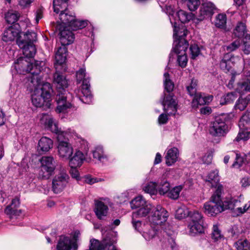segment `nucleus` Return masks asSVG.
<instances>
[{
  "label": "nucleus",
  "mask_w": 250,
  "mask_h": 250,
  "mask_svg": "<svg viewBox=\"0 0 250 250\" xmlns=\"http://www.w3.org/2000/svg\"><path fill=\"white\" fill-rule=\"evenodd\" d=\"M220 180L218 171L216 169L211 171L207 176L206 182L210 184L211 187H215L216 189L219 186H223L219 183Z\"/></svg>",
  "instance_id": "obj_30"
},
{
  "label": "nucleus",
  "mask_w": 250,
  "mask_h": 250,
  "mask_svg": "<svg viewBox=\"0 0 250 250\" xmlns=\"http://www.w3.org/2000/svg\"><path fill=\"white\" fill-rule=\"evenodd\" d=\"M189 211L185 206H181L176 210L175 217L178 219H181L188 216Z\"/></svg>",
  "instance_id": "obj_44"
},
{
  "label": "nucleus",
  "mask_w": 250,
  "mask_h": 250,
  "mask_svg": "<svg viewBox=\"0 0 250 250\" xmlns=\"http://www.w3.org/2000/svg\"><path fill=\"white\" fill-rule=\"evenodd\" d=\"M249 102L248 96L246 99L239 98L236 102L235 107L240 111L244 110L246 107Z\"/></svg>",
  "instance_id": "obj_52"
},
{
  "label": "nucleus",
  "mask_w": 250,
  "mask_h": 250,
  "mask_svg": "<svg viewBox=\"0 0 250 250\" xmlns=\"http://www.w3.org/2000/svg\"><path fill=\"white\" fill-rule=\"evenodd\" d=\"M70 174L72 178L78 180L79 178V173L76 167H70Z\"/></svg>",
  "instance_id": "obj_64"
},
{
  "label": "nucleus",
  "mask_w": 250,
  "mask_h": 250,
  "mask_svg": "<svg viewBox=\"0 0 250 250\" xmlns=\"http://www.w3.org/2000/svg\"><path fill=\"white\" fill-rule=\"evenodd\" d=\"M235 212L237 215H240L245 213L250 207V202H248L245 205L242 207H236Z\"/></svg>",
  "instance_id": "obj_60"
},
{
  "label": "nucleus",
  "mask_w": 250,
  "mask_h": 250,
  "mask_svg": "<svg viewBox=\"0 0 250 250\" xmlns=\"http://www.w3.org/2000/svg\"><path fill=\"white\" fill-rule=\"evenodd\" d=\"M146 203V201L142 196H138L134 198L130 202L131 208L132 209L140 208L145 206Z\"/></svg>",
  "instance_id": "obj_37"
},
{
  "label": "nucleus",
  "mask_w": 250,
  "mask_h": 250,
  "mask_svg": "<svg viewBox=\"0 0 250 250\" xmlns=\"http://www.w3.org/2000/svg\"><path fill=\"white\" fill-rule=\"evenodd\" d=\"M169 189L170 185L167 181L161 182L159 185H157V189L160 194H165L169 190Z\"/></svg>",
  "instance_id": "obj_55"
},
{
  "label": "nucleus",
  "mask_w": 250,
  "mask_h": 250,
  "mask_svg": "<svg viewBox=\"0 0 250 250\" xmlns=\"http://www.w3.org/2000/svg\"><path fill=\"white\" fill-rule=\"evenodd\" d=\"M234 245L237 250H250V243L246 239L239 240Z\"/></svg>",
  "instance_id": "obj_46"
},
{
  "label": "nucleus",
  "mask_w": 250,
  "mask_h": 250,
  "mask_svg": "<svg viewBox=\"0 0 250 250\" xmlns=\"http://www.w3.org/2000/svg\"><path fill=\"white\" fill-rule=\"evenodd\" d=\"M77 237L75 234L74 239L71 240L68 237L61 236L57 245V250H70L71 248L76 250L78 248Z\"/></svg>",
  "instance_id": "obj_16"
},
{
  "label": "nucleus",
  "mask_w": 250,
  "mask_h": 250,
  "mask_svg": "<svg viewBox=\"0 0 250 250\" xmlns=\"http://www.w3.org/2000/svg\"><path fill=\"white\" fill-rule=\"evenodd\" d=\"M226 16L225 14H218L215 19V25L219 28H224L226 24Z\"/></svg>",
  "instance_id": "obj_48"
},
{
  "label": "nucleus",
  "mask_w": 250,
  "mask_h": 250,
  "mask_svg": "<svg viewBox=\"0 0 250 250\" xmlns=\"http://www.w3.org/2000/svg\"><path fill=\"white\" fill-rule=\"evenodd\" d=\"M54 83L58 92L56 98L58 104L56 110L59 113L63 112L70 108L71 104L66 101L67 96L65 88L68 86L67 81L65 76L59 72V69L56 70L54 74Z\"/></svg>",
  "instance_id": "obj_3"
},
{
  "label": "nucleus",
  "mask_w": 250,
  "mask_h": 250,
  "mask_svg": "<svg viewBox=\"0 0 250 250\" xmlns=\"http://www.w3.org/2000/svg\"><path fill=\"white\" fill-rule=\"evenodd\" d=\"M175 15L182 23L187 22L192 20L193 17V14L192 13H188L182 10L178 11L176 13Z\"/></svg>",
  "instance_id": "obj_36"
},
{
  "label": "nucleus",
  "mask_w": 250,
  "mask_h": 250,
  "mask_svg": "<svg viewBox=\"0 0 250 250\" xmlns=\"http://www.w3.org/2000/svg\"><path fill=\"white\" fill-rule=\"evenodd\" d=\"M182 188L183 187L182 186L174 187L168 192V197L173 199H177L179 197L180 193Z\"/></svg>",
  "instance_id": "obj_51"
},
{
  "label": "nucleus",
  "mask_w": 250,
  "mask_h": 250,
  "mask_svg": "<svg viewBox=\"0 0 250 250\" xmlns=\"http://www.w3.org/2000/svg\"><path fill=\"white\" fill-rule=\"evenodd\" d=\"M203 222H189L188 228L189 232L193 234L201 233L204 231Z\"/></svg>",
  "instance_id": "obj_34"
},
{
  "label": "nucleus",
  "mask_w": 250,
  "mask_h": 250,
  "mask_svg": "<svg viewBox=\"0 0 250 250\" xmlns=\"http://www.w3.org/2000/svg\"><path fill=\"white\" fill-rule=\"evenodd\" d=\"M42 79L39 83H33L35 88L32 95V103L36 107L42 106L44 109L50 108L51 93L53 91L50 83H42Z\"/></svg>",
  "instance_id": "obj_2"
},
{
  "label": "nucleus",
  "mask_w": 250,
  "mask_h": 250,
  "mask_svg": "<svg viewBox=\"0 0 250 250\" xmlns=\"http://www.w3.org/2000/svg\"><path fill=\"white\" fill-rule=\"evenodd\" d=\"M168 216L167 211L161 205L153 206L151 214L149 215V222L154 225H161L165 223Z\"/></svg>",
  "instance_id": "obj_11"
},
{
  "label": "nucleus",
  "mask_w": 250,
  "mask_h": 250,
  "mask_svg": "<svg viewBox=\"0 0 250 250\" xmlns=\"http://www.w3.org/2000/svg\"><path fill=\"white\" fill-rule=\"evenodd\" d=\"M158 227H153L150 225H144V228L142 231V236L146 241H150L158 235Z\"/></svg>",
  "instance_id": "obj_23"
},
{
  "label": "nucleus",
  "mask_w": 250,
  "mask_h": 250,
  "mask_svg": "<svg viewBox=\"0 0 250 250\" xmlns=\"http://www.w3.org/2000/svg\"><path fill=\"white\" fill-rule=\"evenodd\" d=\"M164 83L165 89L168 94H164V97L161 101L164 111L168 115H175L177 109V103L173 98V95L170 93L174 88V83L169 78L167 72L164 74Z\"/></svg>",
  "instance_id": "obj_4"
},
{
  "label": "nucleus",
  "mask_w": 250,
  "mask_h": 250,
  "mask_svg": "<svg viewBox=\"0 0 250 250\" xmlns=\"http://www.w3.org/2000/svg\"><path fill=\"white\" fill-rule=\"evenodd\" d=\"M85 155L80 150H77L74 155L69 159L70 167H81L85 159Z\"/></svg>",
  "instance_id": "obj_25"
},
{
  "label": "nucleus",
  "mask_w": 250,
  "mask_h": 250,
  "mask_svg": "<svg viewBox=\"0 0 250 250\" xmlns=\"http://www.w3.org/2000/svg\"><path fill=\"white\" fill-rule=\"evenodd\" d=\"M179 151L176 147H172L167 150L165 158L166 164L170 166L174 164L178 160Z\"/></svg>",
  "instance_id": "obj_26"
},
{
  "label": "nucleus",
  "mask_w": 250,
  "mask_h": 250,
  "mask_svg": "<svg viewBox=\"0 0 250 250\" xmlns=\"http://www.w3.org/2000/svg\"><path fill=\"white\" fill-rule=\"evenodd\" d=\"M211 237L214 241H218L223 237L221 230L217 225H214L213 226Z\"/></svg>",
  "instance_id": "obj_54"
},
{
  "label": "nucleus",
  "mask_w": 250,
  "mask_h": 250,
  "mask_svg": "<svg viewBox=\"0 0 250 250\" xmlns=\"http://www.w3.org/2000/svg\"><path fill=\"white\" fill-rule=\"evenodd\" d=\"M221 203L224 210L228 209H232L235 207L241 206V200L228 196L225 197L223 201L221 200Z\"/></svg>",
  "instance_id": "obj_27"
},
{
  "label": "nucleus",
  "mask_w": 250,
  "mask_h": 250,
  "mask_svg": "<svg viewBox=\"0 0 250 250\" xmlns=\"http://www.w3.org/2000/svg\"><path fill=\"white\" fill-rule=\"evenodd\" d=\"M236 89L238 92L241 94L249 91L250 90V81L248 79H245L237 83Z\"/></svg>",
  "instance_id": "obj_35"
},
{
  "label": "nucleus",
  "mask_w": 250,
  "mask_h": 250,
  "mask_svg": "<svg viewBox=\"0 0 250 250\" xmlns=\"http://www.w3.org/2000/svg\"><path fill=\"white\" fill-rule=\"evenodd\" d=\"M185 2L191 11H195L201 3L200 0H185Z\"/></svg>",
  "instance_id": "obj_50"
},
{
  "label": "nucleus",
  "mask_w": 250,
  "mask_h": 250,
  "mask_svg": "<svg viewBox=\"0 0 250 250\" xmlns=\"http://www.w3.org/2000/svg\"><path fill=\"white\" fill-rule=\"evenodd\" d=\"M239 126L240 130L234 141L239 142L241 140H247L250 137V131L248 129L250 127V119L247 115H243L241 118Z\"/></svg>",
  "instance_id": "obj_13"
},
{
  "label": "nucleus",
  "mask_w": 250,
  "mask_h": 250,
  "mask_svg": "<svg viewBox=\"0 0 250 250\" xmlns=\"http://www.w3.org/2000/svg\"><path fill=\"white\" fill-rule=\"evenodd\" d=\"M223 191V187L219 186L212 195L210 200L204 204L205 213L209 216H215L224 211L221 198Z\"/></svg>",
  "instance_id": "obj_5"
},
{
  "label": "nucleus",
  "mask_w": 250,
  "mask_h": 250,
  "mask_svg": "<svg viewBox=\"0 0 250 250\" xmlns=\"http://www.w3.org/2000/svg\"><path fill=\"white\" fill-rule=\"evenodd\" d=\"M214 9L215 6L212 3L210 2L203 3L197 15L196 19L199 21H202L209 18L213 15Z\"/></svg>",
  "instance_id": "obj_17"
},
{
  "label": "nucleus",
  "mask_w": 250,
  "mask_h": 250,
  "mask_svg": "<svg viewBox=\"0 0 250 250\" xmlns=\"http://www.w3.org/2000/svg\"><path fill=\"white\" fill-rule=\"evenodd\" d=\"M41 169L39 173L40 177L47 179L54 172L56 168V162L52 156H43L40 159Z\"/></svg>",
  "instance_id": "obj_10"
},
{
  "label": "nucleus",
  "mask_w": 250,
  "mask_h": 250,
  "mask_svg": "<svg viewBox=\"0 0 250 250\" xmlns=\"http://www.w3.org/2000/svg\"><path fill=\"white\" fill-rule=\"evenodd\" d=\"M182 48L179 47V52H177L175 51L174 50L173 51L177 54L178 57H177V62L178 63V64L179 66H180L181 67H185L187 65V62H188V59L187 57V56L185 53V51L186 50L184 51H181Z\"/></svg>",
  "instance_id": "obj_39"
},
{
  "label": "nucleus",
  "mask_w": 250,
  "mask_h": 250,
  "mask_svg": "<svg viewBox=\"0 0 250 250\" xmlns=\"http://www.w3.org/2000/svg\"><path fill=\"white\" fill-rule=\"evenodd\" d=\"M20 17V14L16 11L11 10L5 14V18L7 22L10 24L16 22Z\"/></svg>",
  "instance_id": "obj_38"
},
{
  "label": "nucleus",
  "mask_w": 250,
  "mask_h": 250,
  "mask_svg": "<svg viewBox=\"0 0 250 250\" xmlns=\"http://www.w3.org/2000/svg\"><path fill=\"white\" fill-rule=\"evenodd\" d=\"M111 203L108 198L103 199L95 202L94 212L97 218L102 220L107 216L108 211V206H111Z\"/></svg>",
  "instance_id": "obj_14"
},
{
  "label": "nucleus",
  "mask_w": 250,
  "mask_h": 250,
  "mask_svg": "<svg viewBox=\"0 0 250 250\" xmlns=\"http://www.w3.org/2000/svg\"><path fill=\"white\" fill-rule=\"evenodd\" d=\"M243 159L241 156H239L238 154H236V161L233 164L232 167H235V168H239L241 166H242V164H243Z\"/></svg>",
  "instance_id": "obj_63"
},
{
  "label": "nucleus",
  "mask_w": 250,
  "mask_h": 250,
  "mask_svg": "<svg viewBox=\"0 0 250 250\" xmlns=\"http://www.w3.org/2000/svg\"><path fill=\"white\" fill-rule=\"evenodd\" d=\"M189 222H203V216L198 211H190L188 214Z\"/></svg>",
  "instance_id": "obj_47"
},
{
  "label": "nucleus",
  "mask_w": 250,
  "mask_h": 250,
  "mask_svg": "<svg viewBox=\"0 0 250 250\" xmlns=\"http://www.w3.org/2000/svg\"><path fill=\"white\" fill-rule=\"evenodd\" d=\"M190 50L191 52V58L195 59L200 54V49L197 44H192L190 46Z\"/></svg>",
  "instance_id": "obj_57"
},
{
  "label": "nucleus",
  "mask_w": 250,
  "mask_h": 250,
  "mask_svg": "<svg viewBox=\"0 0 250 250\" xmlns=\"http://www.w3.org/2000/svg\"><path fill=\"white\" fill-rule=\"evenodd\" d=\"M69 178L66 170L64 168L61 169L52 181V188L54 192L59 193L62 191L68 184Z\"/></svg>",
  "instance_id": "obj_12"
},
{
  "label": "nucleus",
  "mask_w": 250,
  "mask_h": 250,
  "mask_svg": "<svg viewBox=\"0 0 250 250\" xmlns=\"http://www.w3.org/2000/svg\"><path fill=\"white\" fill-rule=\"evenodd\" d=\"M242 50L244 54L249 55L250 54V35L246 34L243 39Z\"/></svg>",
  "instance_id": "obj_49"
},
{
  "label": "nucleus",
  "mask_w": 250,
  "mask_h": 250,
  "mask_svg": "<svg viewBox=\"0 0 250 250\" xmlns=\"http://www.w3.org/2000/svg\"><path fill=\"white\" fill-rule=\"evenodd\" d=\"M67 0H54L53 4L54 12L58 13L61 9H63V6L65 7Z\"/></svg>",
  "instance_id": "obj_53"
},
{
  "label": "nucleus",
  "mask_w": 250,
  "mask_h": 250,
  "mask_svg": "<svg viewBox=\"0 0 250 250\" xmlns=\"http://www.w3.org/2000/svg\"><path fill=\"white\" fill-rule=\"evenodd\" d=\"M237 97V94L234 92H231L227 94L224 96V100L225 104H229L234 101Z\"/></svg>",
  "instance_id": "obj_59"
},
{
  "label": "nucleus",
  "mask_w": 250,
  "mask_h": 250,
  "mask_svg": "<svg viewBox=\"0 0 250 250\" xmlns=\"http://www.w3.org/2000/svg\"><path fill=\"white\" fill-rule=\"evenodd\" d=\"M153 206L150 204L146 203L145 206L140 208L138 210L132 212V215L134 217H144L146 216L148 213L151 214Z\"/></svg>",
  "instance_id": "obj_31"
},
{
  "label": "nucleus",
  "mask_w": 250,
  "mask_h": 250,
  "mask_svg": "<svg viewBox=\"0 0 250 250\" xmlns=\"http://www.w3.org/2000/svg\"><path fill=\"white\" fill-rule=\"evenodd\" d=\"M246 31L245 24L242 22H238L234 30L233 33L235 36L240 38L245 35Z\"/></svg>",
  "instance_id": "obj_45"
},
{
  "label": "nucleus",
  "mask_w": 250,
  "mask_h": 250,
  "mask_svg": "<svg viewBox=\"0 0 250 250\" xmlns=\"http://www.w3.org/2000/svg\"><path fill=\"white\" fill-rule=\"evenodd\" d=\"M92 154L93 158L101 163H105L108 161V157L104 153L103 147L101 146H96L92 151Z\"/></svg>",
  "instance_id": "obj_33"
},
{
  "label": "nucleus",
  "mask_w": 250,
  "mask_h": 250,
  "mask_svg": "<svg viewBox=\"0 0 250 250\" xmlns=\"http://www.w3.org/2000/svg\"><path fill=\"white\" fill-rule=\"evenodd\" d=\"M19 30L16 26H10L4 31L2 40L5 42L12 41L19 36Z\"/></svg>",
  "instance_id": "obj_28"
},
{
  "label": "nucleus",
  "mask_w": 250,
  "mask_h": 250,
  "mask_svg": "<svg viewBox=\"0 0 250 250\" xmlns=\"http://www.w3.org/2000/svg\"><path fill=\"white\" fill-rule=\"evenodd\" d=\"M240 60L239 57H234L229 53H226L220 62V67L224 70L229 71L232 65Z\"/></svg>",
  "instance_id": "obj_20"
},
{
  "label": "nucleus",
  "mask_w": 250,
  "mask_h": 250,
  "mask_svg": "<svg viewBox=\"0 0 250 250\" xmlns=\"http://www.w3.org/2000/svg\"><path fill=\"white\" fill-rule=\"evenodd\" d=\"M88 21L86 20H78L75 18L69 28L73 30H77L78 29H82L87 26Z\"/></svg>",
  "instance_id": "obj_41"
},
{
  "label": "nucleus",
  "mask_w": 250,
  "mask_h": 250,
  "mask_svg": "<svg viewBox=\"0 0 250 250\" xmlns=\"http://www.w3.org/2000/svg\"><path fill=\"white\" fill-rule=\"evenodd\" d=\"M162 249L164 250H178V246L174 239L170 237L163 243Z\"/></svg>",
  "instance_id": "obj_42"
},
{
  "label": "nucleus",
  "mask_w": 250,
  "mask_h": 250,
  "mask_svg": "<svg viewBox=\"0 0 250 250\" xmlns=\"http://www.w3.org/2000/svg\"><path fill=\"white\" fill-rule=\"evenodd\" d=\"M58 153L60 158L64 160H68L72 156L73 148L72 145L68 142L70 137V132L61 131L58 133Z\"/></svg>",
  "instance_id": "obj_6"
},
{
  "label": "nucleus",
  "mask_w": 250,
  "mask_h": 250,
  "mask_svg": "<svg viewBox=\"0 0 250 250\" xmlns=\"http://www.w3.org/2000/svg\"><path fill=\"white\" fill-rule=\"evenodd\" d=\"M67 48L66 46H61L58 48L55 54V61L54 65L56 70L60 69V67L65 62L66 59Z\"/></svg>",
  "instance_id": "obj_21"
},
{
  "label": "nucleus",
  "mask_w": 250,
  "mask_h": 250,
  "mask_svg": "<svg viewBox=\"0 0 250 250\" xmlns=\"http://www.w3.org/2000/svg\"><path fill=\"white\" fill-rule=\"evenodd\" d=\"M101 181V179L93 177L90 175H86L84 177V182L89 185H92Z\"/></svg>",
  "instance_id": "obj_62"
},
{
  "label": "nucleus",
  "mask_w": 250,
  "mask_h": 250,
  "mask_svg": "<svg viewBox=\"0 0 250 250\" xmlns=\"http://www.w3.org/2000/svg\"><path fill=\"white\" fill-rule=\"evenodd\" d=\"M39 118L40 124L43 125L45 128L50 129L52 132L57 134L62 131L59 128L51 115L42 113L40 115Z\"/></svg>",
  "instance_id": "obj_18"
},
{
  "label": "nucleus",
  "mask_w": 250,
  "mask_h": 250,
  "mask_svg": "<svg viewBox=\"0 0 250 250\" xmlns=\"http://www.w3.org/2000/svg\"><path fill=\"white\" fill-rule=\"evenodd\" d=\"M85 77V68L82 67L76 72V78L79 83L82 80L83 84L81 90L82 96L80 97L81 101L85 104H89L92 101V95L90 90V84L89 81L84 79Z\"/></svg>",
  "instance_id": "obj_8"
},
{
  "label": "nucleus",
  "mask_w": 250,
  "mask_h": 250,
  "mask_svg": "<svg viewBox=\"0 0 250 250\" xmlns=\"http://www.w3.org/2000/svg\"><path fill=\"white\" fill-rule=\"evenodd\" d=\"M19 47L22 49L24 58L27 59L33 58L36 54V49L33 44H27L24 42L17 41Z\"/></svg>",
  "instance_id": "obj_22"
},
{
  "label": "nucleus",
  "mask_w": 250,
  "mask_h": 250,
  "mask_svg": "<svg viewBox=\"0 0 250 250\" xmlns=\"http://www.w3.org/2000/svg\"><path fill=\"white\" fill-rule=\"evenodd\" d=\"M20 205L19 199L18 197L15 198L12 200L11 204L5 209V213L12 216L20 215L21 213V210L18 209Z\"/></svg>",
  "instance_id": "obj_24"
},
{
  "label": "nucleus",
  "mask_w": 250,
  "mask_h": 250,
  "mask_svg": "<svg viewBox=\"0 0 250 250\" xmlns=\"http://www.w3.org/2000/svg\"><path fill=\"white\" fill-rule=\"evenodd\" d=\"M228 116L223 114L216 117L212 126L209 128V133L213 136L223 137L229 131L228 126L226 122Z\"/></svg>",
  "instance_id": "obj_9"
},
{
  "label": "nucleus",
  "mask_w": 250,
  "mask_h": 250,
  "mask_svg": "<svg viewBox=\"0 0 250 250\" xmlns=\"http://www.w3.org/2000/svg\"><path fill=\"white\" fill-rule=\"evenodd\" d=\"M60 20L63 24L67 25V27L68 28L75 20V16L67 9H65L64 11H61L60 14Z\"/></svg>",
  "instance_id": "obj_32"
},
{
  "label": "nucleus",
  "mask_w": 250,
  "mask_h": 250,
  "mask_svg": "<svg viewBox=\"0 0 250 250\" xmlns=\"http://www.w3.org/2000/svg\"><path fill=\"white\" fill-rule=\"evenodd\" d=\"M56 28L60 30V39L62 46L68 45L74 42V35L67 27L62 29L61 25H57Z\"/></svg>",
  "instance_id": "obj_19"
},
{
  "label": "nucleus",
  "mask_w": 250,
  "mask_h": 250,
  "mask_svg": "<svg viewBox=\"0 0 250 250\" xmlns=\"http://www.w3.org/2000/svg\"><path fill=\"white\" fill-rule=\"evenodd\" d=\"M197 82L192 80L190 85L187 87L188 93L190 96L194 95L192 100V105L193 107H197L198 105H204L206 104L204 100V96L201 93H196Z\"/></svg>",
  "instance_id": "obj_15"
},
{
  "label": "nucleus",
  "mask_w": 250,
  "mask_h": 250,
  "mask_svg": "<svg viewBox=\"0 0 250 250\" xmlns=\"http://www.w3.org/2000/svg\"><path fill=\"white\" fill-rule=\"evenodd\" d=\"M44 62L40 61H34L31 62L29 59L21 57L18 59L15 62L14 67L16 71L21 74H25L30 73L32 75L31 77V82L32 83H39V81L42 79L40 75Z\"/></svg>",
  "instance_id": "obj_1"
},
{
  "label": "nucleus",
  "mask_w": 250,
  "mask_h": 250,
  "mask_svg": "<svg viewBox=\"0 0 250 250\" xmlns=\"http://www.w3.org/2000/svg\"><path fill=\"white\" fill-rule=\"evenodd\" d=\"M53 146V141L46 137H42L38 142V150L40 153L48 151Z\"/></svg>",
  "instance_id": "obj_29"
},
{
  "label": "nucleus",
  "mask_w": 250,
  "mask_h": 250,
  "mask_svg": "<svg viewBox=\"0 0 250 250\" xmlns=\"http://www.w3.org/2000/svg\"><path fill=\"white\" fill-rule=\"evenodd\" d=\"M240 41L239 40H236L229 45L226 46V48L228 52H232L237 49L240 46Z\"/></svg>",
  "instance_id": "obj_58"
},
{
  "label": "nucleus",
  "mask_w": 250,
  "mask_h": 250,
  "mask_svg": "<svg viewBox=\"0 0 250 250\" xmlns=\"http://www.w3.org/2000/svg\"><path fill=\"white\" fill-rule=\"evenodd\" d=\"M80 149H81L80 150L83 151V153H84L85 155H87L89 150L88 143L84 140H81L80 141Z\"/></svg>",
  "instance_id": "obj_61"
},
{
  "label": "nucleus",
  "mask_w": 250,
  "mask_h": 250,
  "mask_svg": "<svg viewBox=\"0 0 250 250\" xmlns=\"http://www.w3.org/2000/svg\"><path fill=\"white\" fill-rule=\"evenodd\" d=\"M138 217H133L132 215V224L134 229L142 233L143 228L141 221L138 220Z\"/></svg>",
  "instance_id": "obj_56"
},
{
  "label": "nucleus",
  "mask_w": 250,
  "mask_h": 250,
  "mask_svg": "<svg viewBox=\"0 0 250 250\" xmlns=\"http://www.w3.org/2000/svg\"><path fill=\"white\" fill-rule=\"evenodd\" d=\"M37 40V34L34 32H27L24 34L23 39H19L17 41L24 42L27 44H33V42Z\"/></svg>",
  "instance_id": "obj_40"
},
{
  "label": "nucleus",
  "mask_w": 250,
  "mask_h": 250,
  "mask_svg": "<svg viewBox=\"0 0 250 250\" xmlns=\"http://www.w3.org/2000/svg\"><path fill=\"white\" fill-rule=\"evenodd\" d=\"M176 24L177 23L175 22L173 25L174 38L173 50L178 53L179 52V47L182 48L181 51L187 50L188 47V43L184 38L188 34V31L184 25H182L180 27H177Z\"/></svg>",
  "instance_id": "obj_7"
},
{
  "label": "nucleus",
  "mask_w": 250,
  "mask_h": 250,
  "mask_svg": "<svg viewBox=\"0 0 250 250\" xmlns=\"http://www.w3.org/2000/svg\"><path fill=\"white\" fill-rule=\"evenodd\" d=\"M143 189L146 193L155 194L157 191V184L155 182H149L144 184Z\"/></svg>",
  "instance_id": "obj_43"
}]
</instances>
